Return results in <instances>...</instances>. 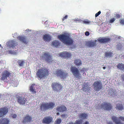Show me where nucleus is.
<instances>
[{"label": "nucleus", "instance_id": "nucleus-23", "mask_svg": "<svg viewBox=\"0 0 124 124\" xmlns=\"http://www.w3.org/2000/svg\"><path fill=\"white\" fill-rule=\"evenodd\" d=\"M112 119L113 121L116 124H124L119 121H118L117 119V117L115 116H113L112 117Z\"/></svg>", "mask_w": 124, "mask_h": 124}, {"label": "nucleus", "instance_id": "nucleus-18", "mask_svg": "<svg viewBox=\"0 0 124 124\" xmlns=\"http://www.w3.org/2000/svg\"><path fill=\"white\" fill-rule=\"evenodd\" d=\"M43 38L45 41L48 42L50 41L52 39L51 36L48 34L44 35L43 36Z\"/></svg>", "mask_w": 124, "mask_h": 124}, {"label": "nucleus", "instance_id": "nucleus-28", "mask_svg": "<svg viewBox=\"0 0 124 124\" xmlns=\"http://www.w3.org/2000/svg\"><path fill=\"white\" fill-rule=\"evenodd\" d=\"M117 67L120 70H124V64L122 63H119L117 65Z\"/></svg>", "mask_w": 124, "mask_h": 124}, {"label": "nucleus", "instance_id": "nucleus-50", "mask_svg": "<svg viewBox=\"0 0 124 124\" xmlns=\"http://www.w3.org/2000/svg\"><path fill=\"white\" fill-rule=\"evenodd\" d=\"M84 68H82V69H81V71H84Z\"/></svg>", "mask_w": 124, "mask_h": 124}, {"label": "nucleus", "instance_id": "nucleus-38", "mask_svg": "<svg viewBox=\"0 0 124 124\" xmlns=\"http://www.w3.org/2000/svg\"><path fill=\"white\" fill-rule=\"evenodd\" d=\"M101 13V11H99L98 13H96L95 15V16L96 17L100 15V14Z\"/></svg>", "mask_w": 124, "mask_h": 124}, {"label": "nucleus", "instance_id": "nucleus-3", "mask_svg": "<svg viewBox=\"0 0 124 124\" xmlns=\"http://www.w3.org/2000/svg\"><path fill=\"white\" fill-rule=\"evenodd\" d=\"M55 106V104L54 102H43L40 104V108L41 111H44L49 109H52Z\"/></svg>", "mask_w": 124, "mask_h": 124}, {"label": "nucleus", "instance_id": "nucleus-17", "mask_svg": "<svg viewBox=\"0 0 124 124\" xmlns=\"http://www.w3.org/2000/svg\"><path fill=\"white\" fill-rule=\"evenodd\" d=\"M52 120V117L49 116L45 117L43 119L42 123H44L49 124Z\"/></svg>", "mask_w": 124, "mask_h": 124}, {"label": "nucleus", "instance_id": "nucleus-12", "mask_svg": "<svg viewBox=\"0 0 124 124\" xmlns=\"http://www.w3.org/2000/svg\"><path fill=\"white\" fill-rule=\"evenodd\" d=\"M59 55L61 57L64 58H69L71 56V54L66 51L60 53Z\"/></svg>", "mask_w": 124, "mask_h": 124}, {"label": "nucleus", "instance_id": "nucleus-41", "mask_svg": "<svg viewBox=\"0 0 124 124\" xmlns=\"http://www.w3.org/2000/svg\"><path fill=\"white\" fill-rule=\"evenodd\" d=\"M68 16L67 15L63 17L62 19V21H64L65 20L67 19L68 18Z\"/></svg>", "mask_w": 124, "mask_h": 124}, {"label": "nucleus", "instance_id": "nucleus-4", "mask_svg": "<svg viewBox=\"0 0 124 124\" xmlns=\"http://www.w3.org/2000/svg\"><path fill=\"white\" fill-rule=\"evenodd\" d=\"M54 74L58 77H60L62 79L65 78L68 76V73L64 72L61 69H58L55 72Z\"/></svg>", "mask_w": 124, "mask_h": 124}, {"label": "nucleus", "instance_id": "nucleus-49", "mask_svg": "<svg viewBox=\"0 0 124 124\" xmlns=\"http://www.w3.org/2000/svg\"><path fill=\"white\" fill-rule=\"evenodd\" d=\"M68 124H74L72 122H70Z\"/></svg>", "mask_w": 124, "mask_h": 124}, {"label": "nucleus", "instance_id": "nucleus-8", "mask_svg": "<svg viewBox=\"0 0 124 124\" xmlns=\"http://www.w3.org/2000/svg\"><path fill=\"white\" fill-rule=\"evenodd\" d=\"M13 76V74L10 71L6 70H4L1 74V79L5 81L7 79V78Z\"/></svg>", "mask_w": 124, "mask_h": 124}, {"label": "nucleus", "instance_id": "nucleus-40", "mask_svg": "<svg viewBox=\"0 0 124 124\" xmlns=\"http://www.w3.org/2000/svg\"><path fill=\"white\" fill-rule=\"evenodd\" d=\"M120 23L121 24H122L123 25L124 24V19H122L121 20Z\"/></svg>", "mask_w": 124, "mask_h": 124}, {"label": "nucleus", "instance_id": "nucleus-36", "mask_svg": "<svg viewBox=\"0 0 124 124\" xmlns=\"http://www.w3.org/2000/svg\"><path fill=\"white\" fill-rule=\"evenodd\" d=\"M115 20V19L114 18H112L110 20L109 22L111 23H113Z\"/></svg>", "mask_w": 124, "mask_h": 124}, {"label": "nucleus", "instance_id": "nucleus-53", "mask_svg": "<svg viewBox=\"0 0 124 124\" xmlns=\"http://www.w3.org/2000/svg\"><path fill=\"white\" fill-rule=\"evenodd\" d=\"M103 68L104 69H106V67H103Z\"/></svg>", "mask_w": 124, "mask_h": 124}, {"label": "nucleus", "instance_id": "nucleus-31", "mask_svg": "<svg viewBox=\"0 0 124 124\" xmlns=\"http://www.w3.org/2000/svg\"><path fill=\"white\" fill-rule=\"evenodd\" d=\"M113 53L112 52H106L105 53V55L107 57H110L112 56Z\"/></svg>", "mask_w": 124, "mask_h": 124}, {"label": "nucleus", "instance_id": "nucleus-44", "mask_svg": "<svg viewBox=\"0 0 124 124\" xmlns=\"http://www.w3.org/2000/svg\"><path fill=\"white\" fill-rule=\"evenodd\" d=\"M16 116H17V115L16 114H14L13 115L12 117L13 118H15L16 117Z\"/></svg>", "mask_w": 124, "mask_h": 124}, {"label": "nucleus", "instance_id": "nucleus-35", "mask_svg": "<svg viewBox=\"0 0 124 124\" xmlns=\"http://www.w3.org/2000/svg\"><path fill=\"white\" fill-rule=\"evenodd\" d=\"M74 124H82V120H77Z\"/></svg>", "mask_w": 124, "mask_h": 124}, {"label": "nucleus", "instance_id": "nucleus-42", "mask_svg": "<svg viewBox=\"0 0 124 124\" xmlns=\"http://www.w3.org/2000/svg\"><path fill=\"white\" fill-rule=\"evenodd\" d=\"M89 33L88 31H86L85 33V35L86 36H88L89 35Z\"/></svg>", "mask_w": 124, "mask_h": 124}, {"label": "nucleus", "instance_id": "nucleus-22", "mask_svg": "<svg viewBox=\"0 0 124 124\" xmlns=\"http://www.w3.org/2000/svg\"><path fill=\"white\" fill-rule=\"evenodd\" d=\"M17 45V43L16 42L13 40H11L9 43V46L10 47H12L14 49L15 48H16L15 46Z\"/></svg>", "mask_w": 124, "mask_h": 124}, {"label": "nucleus", "instance_id": "nucleus-34", "mask_svg": "<svg viewBox=\"0 0 124 124\" xmlns=\"http://www.w3.org/2000/svg\"><path fill=\"white\" fill-rule=\"evenodd\" d=\"M83 23L85 24H89L92 22L88 20V19L84 20L83 21Z\"/></svg>", "mask_w": 124, "mask_h": 124}, {"label": "nucleus", "instance_id": "nucleus-45", "mask_svg": "<svg viewBox=\"0 0 124 124\" xmlns=\"http://www.w3.org/2000/svg\"><path fill=\"white\" fill-rule=\"evenodd\" d=\"M121 78L123 81H124V74L121 75Z\"/></svg>", "mask_w": 124, "mask_h": 124}, {"label": "nucleus", "instance_id": "nucleus-21", "mask_svg": "<svg viewBox=\"0 0 124 124\" xmlns=\"http://www.w3.org/2000/svg\"><path fill=\"white\" fill-rule=\"evenodd\" d=\"M9 120L7 118H3L0 120V124H9Z\"/></svg>", "mask_w": 124, "mask_h": 124}, {"label": "nucleus", "instance_id": "nucleus-30", "mask_svg": "<svg viewBox=\"0 0 124 124\" xmlns=\"http://www.w3.org/2000/svg\"><path fill=\"white\" fill-rule=\"evenodd\" d=\"M52 44L53 46L57 47L59 45L60 43L57 40H55L53 41Z\"/></svg>", "mask_w": 124, "mask_h": 124}, {"label": "nucleus", "instance_id": "nucleus-39", "mask_svg": "<svg viewBox=\"0 0 124 124\" xmlns=\"http://www.w3.org/2000/svg\"><path fill=\"white\" fill-rule=\"evenodd\" d=\"M117 47L119 49H120L122 48V46L121 44H119Z\"/></svg>", "mask_w": 124, "mask_h": 124}, {"label": "nucleus", "instance_id": "nucleus-10", "mask_svg": "<svg viewBox=\"0 0 124 124\" xmlns=\"http://www.w3.org/2000/svg\"><path fill=\"white\" fill-rule=\"evenodd\" d=\"M70 70L74 76L79 78H81V74L79 72L78 69L76 67L72 66L70 68Z\"/></svg>", "mask_w": 124, "mask_h": 124}, {"label": "nucleus", "instance_id": "nucleus-13", "mask_svg": "<svg viewBox=\"0 0 124 124\" xmlns=\"http://www.w3.org/2000/svg\"><path fill=\"white\" fill-rule=\"evenodd\" d=\"M96 40L88 41L86 42L85 45L88 47H94L96 46Z\"/></svg>", "mask_w": 124, "mask_h": 124}, {"label": "nucleus", "instance_id": "nucleus-5", "mask_svg": "<svg viewBox=\"0 0 124 124\" xmlns=\"http://www.w3.org/2000/svg\"><path fill=\"white\" fill-rule=\"evenodd\" d=\"M51 86L53 90L57 92H59L63 88V86L60 84L56 82L52 83Z\"/></svg>", "mask_w": 124, "mask_h": 124}, {"label": "nucleus", "instance_id": "nucleus-33", "mask_svg": "<svg viewBox=\"0 0 124 124\" xmlns=\"http://www.w3.org/2000/svg\"><path fill=\"white\" fill-rule=\"evenodd\" d=\"M61 122V119L60 118H58L55 121V123L56 124H60Z\"/></svg>", "mask_w": 124, "mask_h": 124}, {"label": "nucleus", "instance_id": "nucleus-37", "mask_svg": "<svg viewBox=\"0 0 124 124\" xmlns=\"http://www.w3.org/2000/svg\"><path fill=\"white\" fill-rule=\"evenodd\" d=\"M115 17L116 18H120V15L118 14H116Z\"/></svg>", "mask_w": 124, "mask_h": 124}, {"label": "nucleus", "instance_id": "nucleus-26", "mask_svg": "<svg viewBox=\"0 0 124 124\" xmlns=\"http://www.w3.org/2000/svg\"><path fill=\"white\" fill-rule=\"evenodd\" d=\"M79 116L80 118L83 119H85L87 118L88 115L85 113H82L79 114Z\"/></svg>", "mask_w": 124, "mask_h": 124}, {"label": "nucleus", "instance_id": "nucleus-51", "mask_svg": "<svg viewBox=\"0 0 124 124\" xmlns=\"http://www.w3.org/2000/svg\"><path fill=\"white\" fill-rule=\"evenodd\" d=\"M29 31V30L28 29H26V31Z\"/></svg>", "mask_w": 124, "mask_h": 124}, {"label": "nucleus", "instance_id": "nucleus-14", "mask_svg": "<svg viewBox=\"0 0 124 124\" xmlns=\"http://www.w3.org/2000/svg\"><path fill=\"white\" fill-rule=\"evenodd\" d=\"M8 111L7 108H0V117H2L6 115Z\"/></svg>", "mask_w": 124, "mask_h": 124}, {"label": "nucleus", "instance_id": "nucleus-11", "mask_svg": "<svg viewBox=\"0 0 124 124\" xmlns=\"http://www.w3.org/2000/svg\"><path fill=\"white\" fill-rule=\"evenodd\" d=\"M27 99L23 97L19 96L17 97V101L20 104L24 105L27 101Z\"/></svg>", "mask_w": 124, "mask_h": 124}, {"label": "nucleus", "instance_id": "nucleus-1", "mask_svg": "<svg viewBox=\"0 0 124 124\" xmlns=\"http://www.w3.org/2000/svg\"><path fill=\"white\" fill-rule=\"evenodd\" d=\"M58 38L61 41L67 45H71L73 44V41L67 34H62L58 36Z\"/></svg>", "mask_w": 124, "mask_h": 124}, {"label": "nucleus", "instance_id": "nucleus-47", "mask_svg": "<svg viewBox=\"0 0 124 124\" xmlns=\"http://www.w3.org/2000/svg\"><path fill=\"white\" fill-rule=\"evenodd\" d=\"M108 124H113L111 122L109 121L107 123Z\"/></svg>", "mask_w": 124, "mask_h": 124}, {"label": "nucleus", "instance_id": "nucleus-15", "mask_svg": "<svg viewBox=\"0 0 124 124\" xmlns=\"http://www.w3.org/2000/svg\"><path fill=\"white\" fill-rule=\"evenodd\" d=\"M98 41L101 43H108L110 40L109 38H99L97 39Z\"/></svg>", "mask_w": 124, "mask_h": 124}, {"label": "nucleus", "instance_id": "nucleus-2", "mask_svg": "<svg viewBox=\"0 0 124 124\" xmlns=\"http://www.w3.org/2000/svg\"><path fill=\"white\" fill-rule=\"evenodd\" d=\"M49 74L48 69L45 68H42L39 69L36 73L37 77L40 79L48 76Z\"/></svg>", "mask_w": 124, "mask_h": 124}, {"label": "nucleus", "instance_id": "nucleus-52", "mask_svg": "<svg viewBox=\"0 0 124 124\" xmlns=\"http://www.w3.org/2000/svg\"><path fill=\"white\" fill-rule=\"evenodd\" d=\"M56 114H57V115H59V112L57 113Z\"/></svg>", "mask_w": 124, "mask_h": 124}, {"label": "nucleus", "instance_id": "nucleus-25", "mask_svg": "<svg viewBox=\"0 0 124 124\" xmlns=\"http://www.w3.org/2000/svg\"><path fill=\"white\" fill-rule=\"evenodd\" d=\"M116 108L117 109L120 110L124 109L123 106L121 103L117 104L116 105Z\"/></svg>", "mask_w": 124, "mask_h": 124}, {"label": "nucleus", "instance_id": "nucleus-9", "mask_svg": "<svg viewBox=\"0 0 124 124\" xmlns=\"http://www.w3.org/2000/svg\"><path fill=\"white\" fill-rule=\"evenodd\" d=\"M41 58L42 59L45 60V61L48 63H50L52 61V56L48 53L44 52Z\"/></svg>", "mask_w": 124, "mask_h": 124}, {"label": "nucleus", "instance_id": "nucleus-43", "mask_svg": "<svg viewBox=\"0 0 124 124\" xmlns=\"http://www.w3.org/2000/svg\"><path fill=\"white\" fill-rule=\"evenodd\" d=\"M119 118L122 121H124V117H123L122 116H120L119 117Z\"/></svg>", "mask_w": 124, "mask_h": 124}, {"label": "nucleus", "instance_id": "nucleus-32", "mask_svg": "<svg viewBox=\"0 0 124 124\" xmlns=\"http://www.w3.org/2000/svg\"><path fill=\"white\" fill-rule=\"evenodd\" d=\"M17 63L19 66H23L25 63V62L23 60H19L17 62Z\"/></svg>", "mask_w": 124, "mask_h": 124}, {"label": "nucleus", "instance_id": "nucleus-19", "mask_svg": "<svg viewBox=\"0 0 124 124\" xmlns=\"http://www.w3.org/2000/svg\"><path fill=\"white\" fill-rule=\"evenodd\" d=\"M17 38L21 42L25 44H27L28 42L27 38L26 37L19 36Z\"/></svg>", "mask_w": 124, "mask_h": 124}, {"label": "nucleus", "instance_id": "nucleus-48", "mask_svg": "<svg viewBox=\"0 0 124 124\" xmlns=\"http://www.w3.org/2000/svg\"><path fill=\"white\" fill-rule=\"evenodd\" d=\"M89 123L87 121H86L85 123H84V124H89Z\"/></svg>", "mask_w": 124, "mask_h": 124}, {"label": "nucleus", "instance_id": "nucleus-46", "mask_svg": "<svg viewBox=\"0 0 124 124\" xmlns=\"http://www.w3.org/2000/svg\"><path fill=\"white\" fill-rule=\"evenodd\" d=\"M65 114H63L61 115V116L63 118L65 117Z\"/></svg>", "mask_w": 124, "mask_h": 124}, {"label": "nucleus", "instance_id": "nucleus-27", "mask_svg": "<svg viewBox=\"0 0 124 124\" xmlns=\"http://www.w3.org/2000/svg\"><path fill=\"white\" fill-rule=\"evenodd\" d=\"M74 62L75 65L78 66H80L82 64L81 61L78 59L75 60Z\"/></svg>", "mask_w": 124, "mask_h": 124}, {"label": "nucleus", "instance_id": "nucleus-24", "mask_svg": "<svg viewBox=\"0 0 124 124\" xmlns=\"http://www.w3.org/2000/svg\"><path fill=\"white\" fill-rule=\"evenodd\" d=\"M35 85L32 84L30 86L29 88L32 94H35L36 93V91H35L34 88Z\"/></svg>", "mask_w": 124, "mask_h": 124}, {"label": "nucleus", "instance_id": "nucleus-20", "mask_svg": "<svg viewBox=\"0 0 124 124\" xmlns=\"http://www.w3.org/2000/svg\"><path fill=\"white\" fill-rule=\"evenodd\" d=\"M32 119V118L28 115H26L23 117V122L24 123L30 122Z\"/></svg>", "mask_w": 124, "mask_h": 124}, {"label": "nucleus", "instance_id": "nucleus-29", "mask_svg": "<svg viewBox=\"0 0 124 124\" xmlns=\"http://www.w3.org/2000/svg\"><path fill=\"white\" fill-rule=\"evenodd\" d=\"M90 88L89 87L88 85L86 84L85 85L84 87L82 88V90L83 91L86 92L88 90H89Z\"/></svg>", "mask_w": 124, "mask_h": 124}, {"label": "nucleus", "instance_id": "nucleus-6", "mask_svg": "<svg viewBox=\"0 0 124 124\" xmlns=\"http://www.w3.org/2000/svg\"><path fill=\"white\" fill-rule=\"evenodd\" d=\"M93 87L94 90L97 92L99 91L103 87L100 81H95L93 83Z\"/></svg>", "mask_w": 124, "mask_h": 124}, {"label": "nucleus", "instance_id": "nucleus-16", "mask_svg": "<svg viewBox=\"0 0 124 124\" xmlns=\"http://www.w3.org/2000/svg\"><path fill=\"white\" fill-rule=\"evenodd\" d=\"M56 110L60 112H63L66 111L67 109L65 106L61 105L60 106L56 108Z\"/></svg>", "mask_w": 124, "mask_h": 124}, {"label": "nucleus", "instance_id": "nucleus-7", "mask_svg": "<svg viewBox=\"0 0 124 124\" xmlns=\"http://www.w3.org/2000/svg\"><path fill=\"white\" fill-rule=\"evenodd\" d=\"M100 107H97V108L99 109H103L104 110L110 111L112 108V106L109 103L104 102L100 105Z\"/></svg>", "mask_w": 124, "mask_h": 124}]
</instances>
